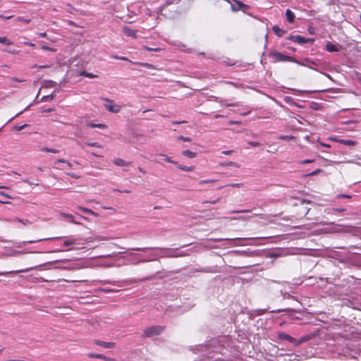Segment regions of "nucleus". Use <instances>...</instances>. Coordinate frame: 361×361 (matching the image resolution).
<instances>
[{
    "mask_svg": "<svg viewBox=\"0 0 361 361\" xmlns=\"http://www.w3.org/2000/svg\"><path fill=\"white\" fill-rule=\"evenodd\" d=\"M240 238H225V239H215V241L218 242H223L221 245H219L218 246H212L210 245H207V246L209 247H214V248H218V247H235L241 245L238 242L240 240Z\"/></svg>",
    "mask_w": 361,
    "mask_h": 361,
    "instance_id": "f03ea898",
    "label": "nucleus"
},
{
    "mask_svg": "<svg viewBox=\"0 0 361 361\" xmlns=\"http://www.w3.org/2000/svg\"><path fill=\"white\" fill-rule=\"evenodd\" d=\"M75 243H76V239L75 238H74L73 237H68V238H66L63 241V245L65 247H69L71 245H75Z\"/></svg>",
    "mask_w": 361,
    "mask_h": 361,
    "instance_id": "f8f14e48",
    "label": "nucleus"
},
{
    "mask_svg": "<svg viewBox=\"0 0 361 361\" xmlns=\"http://www.w3.org/2000/svg\"><path fill=\"white\" fill-rule=\"evenodd\" d=\"M273 32L278 36V37H282L283 34L285 33V31L282 29H281L278 25H274L272 27Z\"/></svg>",
    "mask_w": 361,
    "mask_h": 361,
    "instance_id": "2eb2a0df",
    "label": "nucleus"
},
{
    "mask_svg": "<svg viewBox=\"0 0 361 361\" xmlns=\"http://www.w3.org/2000/svg\"><path fill=\"white\" fill-rule=\"evenodd\" d=\"M273 56L278 61H294L293 58L287 55L282 54L279 52H274L273 54Z\"/></svg>",
    "mask_w": 361,
    "mask_h": 361,
    "instance_id": "423d86ee",
    "label": "nucleus"
},
{
    "mask_svg": "<svg viewBox=\"0 0 361 361\" xmlns=\"http://www.w3.org/2000/svg\"><path fill=\"white\" fill-rule=\"evenodd\" d=\"M219 165L223 167L228 166L238 167V164L235 162H233V161L221 162L219 164Z\"/></svg>",
    "mask_w": 361,
    "mask_h": 361,
    "instance_id": "4be33fe9",
    "label": "nucleus"
},
{
    "mask_svg": "<svg viewBox=\"0 0 361 361\" xmlns=\"http://www.w3.org/2000/svg\"><path fill=\"white\" fill-rule=\"evenodd\" d=\"M11 17H12L11 16H6L0 15V18H3V19H10Z\"/></svg>",
    "mask_w": 361,
    "mask_h": 361,
    "instance_id": "13d9d810",
    "label": "nucleus"
},
{
    "mask_svg": "<svg viewBox=\"0 0 361 361\" xmlns=\"http://www.w3.org/2000/svg\"><path fill=\"white\" fill-rule=\"evenodd\" d=\"M81 75H84V76H86V77H88L90 78H95L97 77V75H94L93 73H87L86 71H82L81 73H80Z\"/></svg>",
    "mask_w": 361,
    "mask_h": 361,
    "instance_id": "bb28decb",
    "label": "nucleus"
},
{
    "mask_svg": "<svg viewBox=\"0 0 361 361\" xmlns=\"http://www.w3.org/2000/svg\"><path fill=\"white\" fill-rule=\"evenodd\" d=\"M288 39L300 44H305V37L300 35H290Z\"/></svg>",
    "mask_w": 361,
    "mask_h": 361,
    "instance_id": "1a4fd4ad",
    "label": "nucleus"
},
{
    "mask_svg": "<svg viewBox=\"0 0 361 361\" xmlns=\"http://www.w3.org/2000/svg\"><path fill=\"white\" fill-rule=\"evenodd\" d=\"M89 357L92 358H99L102 360H108L107 357L102 355V354H96V353H89L88 355Z\"/></svg>",
    "mask_w": 361,
    "mask_h": 361,
    "instance_id": "6ab92c4d",
    "label": "nucleus"
},
{
    "mask_svg": "<svg viewBox=\"0 0 361 361\" xmlns=\"http://www.w3.org/2000/svg\"><path fill=\"white\" fill-rule=\"evenodd\" d=\"M249 210H236V211H233L231 213H236V214H238V213H244V212H248Z\"/></svg>",
    "mask_w": 361,
    "mask_h": 361,
    "instance_id": "49530a36",
    "label": "nucleus"
},
{
    "mask_svg": "<svg viewBox=\"0 0 361 361\" xmlns=\"http://www.w3.org/2000/svg\"><path fill=\"white\" fill-rule=\"evenodd\" d=\"M5 361H26L25 360H6Z\"/></svg>",
    "mask_w": 361,
    "mask_h": 361,
    "instance_id": "774afa93",
    "label": "nucleus"
},
{
    "mask_svg": "<svg viewBox=\"0 0 361 361\" xmlns=\"http://www.w3.org/2000/svg\"><path fill=\"white\" fill-rule=\"evenodd\" d=\"M341 49V46H338L336 44H333L331 43H327L326 44V50L329 52H336L338 51Z\"/></svg>",
    "mask_w": 361,
    "mask_h": 361,
    "instance_id": "9b49d317",
    "label": "nucleus"
},
{
    "mask_svg": "<svg viewBox=\"0 0 361 361\" xmlns=\"http://www.w3.org/2000/svg\"><path fill=\"white\" fill-rule=\"evenodd\" d=\"M26 126H27V124H24L22 126H16L13 128L16 130L20 131V130H23Z\"/></svg>",
    "mask_w": 361,
    "mask_h": 361,
    "instance_id": "c9c22d12",
    "label": "nucleus"
},
{
    "mask_svg": "<svg viewBox=\"0 0 361 361\" xmlns=\"http://www.w3.org/2000/svg\"><path fill=\"white\" fill-rule=\"evenodd\" d=\"M103 291L106 292V293H109V292H114V290H111V289H108V288H104Z\"/></svg>",
    "mask_w": 361,
    "mask_h": 361,
    "instance_id": "e2e57ef3",
    "label": "nucleus"
},
{
    "mask_svg": "<svg viewBox=\"0 0 361 361\" xmlns=\"http://www.w3.org/2000/svg\"><path fill=\"white\" fill-rule=\"evenodd\" d=\"M42 49L43 50H47V51H49V49H51V47H47V46H46V45H42Z\"/></svg>",
    "mask_w": 361,
    "mask_h": 361,
    "instance_id": "6e6d98bb",
    "label": "nucleus"
},
{
    "mask_svg": "<svg viewBox=\"0 0 361 361\" xmlns=\"http://www.w3.org/2000/svg\"><path fill=\"white\" fill-rule=\"evenodd\" d=\"M39 267H29L24 269H19L16 271H0V276H9L13 274H19V273H25L33 269H37Z\"/></svg>",
    "mask_w": 361,
    "mask_h": 361,
    "instance_id": "39448f33",
    "label": "nucleus"
},
{
    "mask_svg": "<svg viewBox=\"0 0 361 361\" xmlns=\"http://www.w3.org/2000/svg\"><path fill=\"white\" fill-rule=\"evenodd\" d=\"M178 167L179 169L184 171H192L195 169V167L192 166H183V165H179Z\"/></svg>",
    "mask_w": 361,
    "mask_h": 361,
    "instance_id": "412c9836",
    "label": "nucleus"
},
{
    "mask_svg": "<svg viewBox=\"0 0 361 361\" xmlns=\"http://www.w3.org/2000/svg\"><path fill=\"white\" fill-rule=\"evenodd\" d=\"M228 123H229L230 125H233V124H240V121H230Z\"/></svg>",
    "mask_w": 361,
    "mask_h": 361,
    "instance_id": "864d4df0",
    "label": "nucleus"
},
{
    "mask_svg": "<svg viewBox=\"0 0 361 361\" xmlns=\"http://www.w3.org/2000/svg\"><path fill=\"white\" fill-rule=\"evenodd\" d=\"M320 171H321L320 169H317L316 171L311 172L309 175L314 176V175L317 174L318 173H319Z\"/></svg>",
    "mask_w": 361,
    "mask_h": 361,
    "instance_id": "09e8293b",
    "label": "nucleus"
},
{
    "mask_svg": "<svg viewBox=\"0 0 361 361\" xmlns=\"http://www.w3.org/2000/svg\"><path fill=\"white\" fill-rule=\"evenodd\" d=\"M312 162H313L312 159H305V160H303L301 163L302 164H310V163H312Z\"/></svg>",
    "mask_w": 361,
    "mask_h": 361,
    "instance_id": "a18cd8bd",
    "label": "nucleus"
},
{
    "mask_svg": "<svg viewBox=\"0 0 361 361\" xmlns=\"http://www.w3.org/2000/svg\"><path fill=\"white\" fill-rule=\"evenodd\" d=\"M0 202L3 204H9L10 202L6 201L3 197L11 198V197L7 194H5L3 192H0Z\"/></svg>",
    "mask_w": 361,
    "mask_h": 361,
    "instance_id": "aec40b11",
    "label": "nucleus"
},
{
    "mask_svg": "<svg viewBox=\"0 0 361 361\" xmlns=\"http://www.w3.org/2000/svg\"><path fill=\"white\" fill-rule=\"evenodd\" d=\"M215 181V180H202L199 182V184L202 185L204 183H214Z\"/></svg>",
    "mask_w": 361,
    "mask_h": 361,
    "instance_id": "4c0bfd02",
    "label": "nucleus"
},
{
    "mask_svg": "<svg viewBox=\"0 0 361 361\" xmlns=\"http://www.w3.org/2000/svg\"><path fill=\"white\" fill-rule=\"evenodd\" d=\"M143 49L148 51H159L161 49L159 48H150L148 47H143Z\"/></svg>",
    "mask_w": 361,
    "mask_h": 361,
    "instance_id": "f704fd0d",
    "label": "nucleus"
},
{
    "mask_svg": "<svg viewBox=\"0 0 361 361\" xmlns=\"http://www.w3.org/2000/svg\"><path fill=\"white\" fill-rule=\"evenodd\" d=\"M53 98H54L53 94L44 95L41 98V102H49V101L52 100Z\"/></svg>",
    "mask_w": 361,
    "mask_h": 361,
    "instance_id": "5701e85b",
    "label": "nucleus"
},
{
    "mask_svg": "<svg viewBox=\"0 0 361 361\" xmlns=\"http://www.w3.org/2000/svg\"><path fill=\"white\" fill-rule=\"evenodd\" d=\"M78 208L82 211V212H84L85 214H90V215H92V216H97L98 214H96L94 212H93L92 210L88 209V208H86V207H78Z\"/></svg>",
    "mask_w": 361,
    "mask_h": 361,
    "instance_id": "ddd939ff",
    "label": "nucleus"
},
{
    "mask_svg": "<svg viewBox=\"0 0 361 361\" xmlns=\"http://www.w3.org/2000/svg\"><path fill=\"white\" fill-rule=\"evenodd\" d=\"M319 145L321 146L325 147H330V145L329 144L324 143L322 142H319Z\"/></svg>",
    "mask_w": 361,
    "mask_h": 361,
    "instance_id": "5fc2aeb1",
    "label": "nucleus"
},
{
    "mask_svg": "<svg viewBox=\"0 0 361 361\" xmlns=\"http://www.w3.org/2000/svg\"><path fill=\"white\" fill-rule=\"evenodd\" d=\"M283 298L284 299H288V298H293L294 297L288 293H283Z\"/></svg>",
    "mask_w": 361,
    "mask_h": 361,
    "instance_id": "c03bdc74",
    "label": "nucleus"
},
{
    "mask_svg": "<svg viewBox=\"0 0 361 361\" xmlns=\"http://www.w3.org/2000/svg\"><path fill=\"white\" fill-rule=\"evenodd\" d=\"M123 32L127 36L132 37L133 38H137L136 31L134 30H132L129 27L124 26L123 27Z\"/></svg>",
    "mask_w": 361,
    "mask_h": 361,
    "instance_id": "9d476101",
    "label": "nucleus"
},
{
    "mask_svg": "<svg viewBox=\"0 0 361 361\" xmlns=\"http://www.w3.org/2000/svg\"><path fill=\"white\" fill-rule=\"evenodd\" d=\"M94 343L97 345L102 346L104 348H113L115 346V343L105 342L99 340H95Z\"/></svg>",
    "mask_w": 361,
    "mask_h": 361,
    "instance_id": "6e6552de",
    "label": "nucleus"
},
{
    "mask_svg": "<svg viewBox=\"0 0 361 361\" xmlns=\"http://www.w3.org/2000/svg\"><path fill=\"white\" fill-rule=\"evenodd\" d=\"M52 63H49L45 65L38 66L37 64L34 65L32 68H51L52 66Z\"/></svg>",
    "mask_w": 361,
    "mask_h": 361,
    "instance_id": "393cba45",
    "label": "nucleus"
},
{
    "mask_svg": "<svg viewBox=\"0 0 361 361\" xmlns=\"http://www.w3.org/2000/svg\"><path fill=\"white\" fill-rule=\"evenodd\" d=\"M314 41V39L305 38V43H313Z\"/></svg>",
    "mask_w": 361,
    "mask_h": 361,
    "instance_id": "603ef678",
    "label": "nucleus"
},
{
    "mask_svg": "<svg viewBox=\"0 0 361 361\" xmlns=\"http://www.w3.org/2000/svg\"><path fill=\"white\" fill-rule=\"evenodd\" d=\"M284 100L287 102V103H289L290 104H294V102L293 101L292 98L290 97H284Z\"/></svg>",
    "mask_w": 361,
    "mask_h": 361,
    "instance_id": "58836bf2",
    "label": "nucleus"
},
{
    "mask_svg": "<svg viewBox=\"0 0 361 361\" xmlns=\"http://www.w3.org/2000/svg\"><path fill=\"white\" fill-rule=\"evenodd\" d=\"M63 216L69 219L70 221H71L73 224H76L73 220V216L71 214H63Z\"/></svg>",
    "mask_w": 361,
    "mask_h": 361,
    "instance_id": "473e14b6",
    "label": "nucleus"
},
{
    "mask_svg": "<svg viewBox=\"0 0 361 361\" xmlns=\"http://www.w3.org/2000/svg\"><path fill=\"white\" fill-rule=\"evenodd\" d=\"M164 329V328L162 326H152L145 330L144 334L147 337H152L161 334Z\"/></svg>",
    "mask_w": 361,
    "mask_h": 361,
    "instance_id": "7ed1b4c3",
    "label": "nucleus"
},
{
    "mask_svg": "<svg viewBox=\"0 0 361 361\" xmlns=\"http://www.w3.org/2000/svg\"><path fill=\"white\" fill-rule=\"evenodd\" d=\"M61 238H62V237L49 238H44V240H56V239H61ZM41 240H44V239H38V240H30V241H28V243H32L39 242V241H41Z\"/></svg>",
    "mask_w": 361,
    "mask_h": 361,
    "instance_id": "cd10ccee",
    "label": "nucleus"
},
{
    "mask_svg": "<svg viewBox=\"0 0 361 361\" xmlns=\"http://www.w3.org/2000/svg\"><path fill=\"white\" fill-rule=\"evenodd\" d=\"M278 138L280 140H291L294 139V137L293 135H281Z\"/></svg>",
    "mask_w": 361,
    "mask_h": 361,
    "instance_id": "c85d7f7f",
    "label": "nucleus"
},
{
    "mask_svg": "<svg viewBox=\"0 0 361 361\" xmlns=\"http://www.w3.org/2000/svg\"><path fill=\"white\" fill-rule=\"evenodd\" d=\"M138 170H139L141 173H142L143 174H145V173H146V171H145L143 169H142V168H140V167H139V168H138Z\"/></svg>",
    "mask_w": 361,
    "mask_h": 361,
    "instance_id": "69168bd1",
    "label": "nucleus"
},
{
    "mask_svg": "<svg viewBox=\"0 0 361 361\" xmlns=\"http://www.w3.org/2000/svg\"><path fill=\"white\" fill-rule=\"evenodd\" d=\"M186 123V121H173V124H180V123Z\"/></svg>",
    "mask_w": 361,
    "mask_h": 361,
    "instance_id": "bf43d9fd",
    "label": "nucleus"
},
{
    "mask_svg": "<svg viewBox=\"0 0 361 361\" xmlns=\"http://www.w3.org/2000/svg\"><path fill=\"white\" fill-rule=\"evenodd\" d=\"M233 152L232 150H226V151H223L221 153L223 154H225V155H229L231 154V153Z\"/></svg>",
    "mask_w": 361,
    "mask_h": 361,
    "instance_id": "de8ad7c7",
    "label": "nucleus"
},
{
    "mask_svg": "<svg viewBox=\"0 0 361 361\" xmlns=\"http://www.w3.org/2000/svg\"><path fill=\"white\" fill-rule=\"evenodd\" d=\"M286 16L288 22L293 23L294 21L295 14L290 9L286 10Z\"/></svg>",
    "mask_w": 361,
    "mask_h": 361,
    "instance_id": "dca6fc26",
    "label": "nucleus"
},
{
    "mask_svg": "<svg viewBox=\"0 0 361 361\" xmlns=\"http://www.w3.org/2000/svg\"><path fill=\"white\" fill-rule=\"evenodd\" d=\"M157 251L153 252L150 254L149 259H143L142 262H147L150 260H155L159 257H173L174 255L172 254V250L169 248H156Z\"/></svg>",
    "mask_w": 361,
    "mask_h": 361,
    "instance_id": "f257e3e1",
    "label": "nucleus"
},
{
    "mask_svg": "<svg viewBox=\"0 0 361 361\" xmlns=\"http://www.w3.org/2000/svg\"><path fill=\"white\" fill-rule=\"evenodd\" d=\"M241 185H242L241 183H235V184L230 185V186H231V187H240Z\"/></svg>",
    "mask_w": 361,
    "mask_h": 361,
    "instance_id": "052dcab7",
    "label": "nucleus"
},
{
    "mask_svg": "<svg viewBox=\"0 0 361 361\" xmlns=\"http://www.w3.org/2000/svg\"><path fill=\"white\" fill-rule=\"evenodd\" d=\"M114 163L116 166H128L130 164V162H127L125 160L120 159V158L114 159Z\"/></svg>",
    "mask_w": 361,
    "mask_h": 361,
    "instance_id": "4468645a",
    "label": "nucleus"
},
{
    "mask_svg": "<svg viewBox=\"0 0 361 361\" xmlns=\"http://www.w3.org/2000/svg\"><path fill=\"white\" fill-rule=\"evenodd\" d=\"M18 221L20 223H22L23 225L26 226V225H28V224H30V221H29L28 220H22V219H18Z\"/></svg>",
    "mask_w": 361,
    "mask_h": 361,
    "instance_id": "79ce46f5",
    "label": "nucleus"
},
{
    "mask_svg": "<svg viewBox=\"0 0 361 361\" xmlns=\"http://www.w3.org/2000/svg\"><path fill=\"white\" fill-rule=\"evenodd\" d=\"M182 154L190 159L195 158L197 155L196 152H192L190 150H184L182 152Z\"/></svg>",
    "mask_w": 361,
    "mask_h": 361,
    "instance_id": "f3484780",
    "label": "nucleus"
},
{
    "mask_svg": "<svg viewBox=\"0 0 361 361\" xmlns=\"http://www.w3.org/2000/svg\"><path fill=\"white\" fill-rule=\"evenodd\" d=\"M159 156L164 157V159H165L167 162H169V163H172V164H176V162L175 161L172 160L171 158L168 157H167L166 155H165V154H160Z\"/></svg>",
    "mask_w": 361,
    "mask_h": 361,
    "instance_id": "2f4dec72",
    "label": "nucleus"
},
{
    "mask_svg": "<svg viewBox=\"0 0 361 361\" xmlns=\"http://www.w3.org/2000/svg\"><path fill=\"white\" fill-rule=\"evenodd\" d=\"M338 142L347 146H354L356 143L355 141L352 140H339Z\"/></svg>",
    "mask_w": 361,
    "mask_h": 361,
    "instance_id": "a211bd4d",
    "label": "nucleus"
},
{
    "mask_svg": "<svg viewBox=\"0 0 361 361\" xmlns=\"http://www.w3.org/2000/svg\"><path fill=\"white\" fill-rule=\"evenodd\" d=\"M22 20L25 23H29L30 22V19H22Z\"/></svg>",
    "mask_w": 361,
    "mask_h": 361,
    "instance_id": "338daca9",
    "label": "nucleus"
},
{
    "mask_svg": "<svg viewBox=\"0 0 361 361\" xmlns=\"http://www.w3.org/2000/svg\"><path fill=\"white\" fill-rule=\"evenodd\" d=\"M85 145L90 146V147H101V145L98 142H85Z\"/></svg>",
    "mask_w": 361,
    "mask_h": 361,
    "instance_id": "c756f323",
    "label": "nucleus"
},
{
    "mask_svg": "<svg viewBox=\"0 0 361 361\" xmlns=\"http://www.w3.org/2000/svg\"><path fill=\"white\" fill-rule=\"evenodd\" d=\"M58 163H64V164H66L67 166H71V164L68 161H66L65 159H57L56 161H55V164H58Z\"/></svg>",
    "mask_w": 361,
    "mask_h": 361,
    "instance_id": "7c9ffc66",
    "label": "nucleus"
},
{
    "mask_svg": "<svg viewBox=\"0 0 361 361\" xmlns=\"http://www.w3.org/2000/svg\"><path fill=\"white\" fill-rule=\"evenodd\" d=\"M73 10H75L73 7H72L70 4H67V8H66L67 12L73 13Z\"/></svg>",
    "mask_w": 361,
    "mask_h": 361,
    "instance_id": "ea45409f",
    "label": "nucleus"
},
{
    "mask_svg": "<svg viewBox=\"0 0 361 361\" xmlns=\"http://www.w3.org/2000/svg\"><path fill=\"white\" fill-rule=\"evenodd\" d=\"M0 43L9 45L11 44V42L10 39L6 38V37H0Z\"/></svg>",
    "mask_w": 361,
    "mask_h": 361,
    "instance_id": "a878e982",
    "label": "nucleus"
},
{
    "mask_svg": "<svg viewBox=\"0 0 361 361\" xmlns=\"http://www.w3.org/2000/svg\"><path fill=\"white\" fill-rule=\"evenodd\" d=\"M113 58L123 61H129L126 57L124 56H114Z\"/></svg>",
    "mask_w": 361,
    "mask_h": 361,
    "instance_id": "37998d69",
    "label": "nucleus"
},
{
    "mask_svg": "<svg viewBox=\"0 0 361 361\" xmlns=\"http://www.w3.org/2000/svg\"><path fill=\"white\" fill-rule=\"evenodd\" d=\"M95 125H96V123H88L87 124V126L88 127H90V128H95Z\"/></svg>",
    "mask_w": 361,
    "mask_h": 361,
    "instance_id": "4d7b16f0",
    "label": "nucleus"
},
{
    "mask_svg": "<svg viewBox=\"0 0 361 361\" xmlns=\"http://www.w3.org/2000/svg\"><path fill=\"white\" fill-rule=\"evenodd\" d=\"M178 139L184 142H190L191 139L188 137H184L183 135H180L178 137Z\"/></svg>",
    "mask_w": 361,
    "mask_h": 361,
    "instance_id": "72a5a7b5",
    "label": "nucleus"
},
{
    "mask_svg": "<svg viewBox=\"0 0 361 361\" xmlns=\"http://www.w3.org/2000/svg\"><path fill=\"white\" fill-rule=\"evenodd\" d=\"M39 35L42 37H47V33L46 32H41L39 34Z\"/></svg>",
    "mask_w": 361,
    "mask_h": 361,
    "instance_id": "0e129e2a",
    "label": "nucleus"
},
{
    "mask_svg": "<svg viewBox=\"0 0 361 361\" xmlns=\"http://www.w3.org/2000/svg\"><path fill=\"white\" fill-rule=\"evenodd\" d=\"M277 338L281 341H286L290 343H293L295 341V339L293 337L284 332H279L277 334Z\"/></svg>",
    "mask_w": 361,
    "mask_h": 361,
    "instance_id": "0eeeda50",
    "label": "nucleus"
},
{
    "mask_svg": "<svg viewBox=\"0 0 361 361\" xmlns=\"http://www.w3.org/2000/svg\"><path fill=\"white\" fill-rule=\"evenodd\" d=\"M95 128H101V129H104V128H106V126L105 124H103V123H96Z\"/></svg>",
    "mask_w": 361,
    "mask_h": 361,
    "instance_id": "a19ab883",
    "label": "nucleus"
},
{
    "mask_svg": "<svg viewBox=\"0 0 361 361\" xmlns=\"http://www.w3.org/2000/svg\"><path fill=\"white\" fill-rule=\"evenodd\" d=\"M247 144L252 147H258L260 145V143L258 142L250 141Z\"/></svg>",
    "mask_w": 361,
    "mask_h": 361,
    "instance_id": "e433bc0d",
    "label": "nucleus"
},
{
    "mask_svg": "<svg viewBox=\"0 0 361 361\" xmlns=\"http://www.w3.org/2000/svg\"><path fill=\"white\" fill-rule=\"evenodd\" d=\"M231 10L234 12L240 11V8L235 7L233 5H231Z\"/></svg>",
    "mask_w": 361,
    "mask_h": 361,
    "instance_id": "3c124183",
    "label": "nucleus"
},
{
    "mask_svg": "<svg viewBox=\"0 0 361 361\" xmlns=\"http://www.w3.org/2000/svg\"><path fill=\"white\" fill-rule=\"evenodd\" d=\"M42 151L44 152H51V153H55V154L59 152V151L58 149H52V148H48V147H43L42 149Z\"/></svg>",
    "mask_w": 361,
    "mask_h": 361,
    "instance_id": "b1692460",
    "label": "nucleus"
},
{
    "mask_svg": "<svg viewBox=\"0 0 361 361\" xmlns=\"http://www.w3.org/2000/svg\"><path fill=\"white\" fill-rule=\"evenodd\" d=\"M53 111V109L49 108V109H44V110L42 111V112H50V111Z\"/></svg>",
    "mask_w": 361,
    "mask_h": 361,
    "instance_id": "680f3d73",
    "label": "nucleus"
},
{
    "mask_svg": "<svg viewBox=\"0 0 361 361\" xmlns=\"http://www.w3.org/2000/svg\"><path fill=\"white\" fill-rule=\"evenodd\" d=\"M67 175L70 176L72 178H78L79 176H76L75 173H68Z\"/></svg>",
    "mask_w": 361,
    "mask_h": 361,
    "instance_id": "8fccbe9b",
    "label": "nucleus"
},
{
    "mask_svg": "<svg viewBox=\"0 0 361 361\" xmlns=\"http://www.w3.org/2000/svg\"><path fill=\"white\" fill-rule=\"evenodd\" d=\"M104 106L109 111L112 113H118L120 111L121 106L118 104H115L110 100H106V103L104 104Z\"/></svg>",
    "mask_w": 361,
    "mask_h": 361,
    "instance_id": "20e7f679",
    "label": "nucleus"
}]
</instances>
